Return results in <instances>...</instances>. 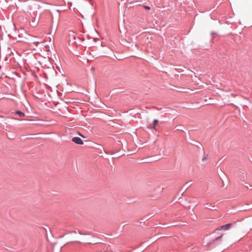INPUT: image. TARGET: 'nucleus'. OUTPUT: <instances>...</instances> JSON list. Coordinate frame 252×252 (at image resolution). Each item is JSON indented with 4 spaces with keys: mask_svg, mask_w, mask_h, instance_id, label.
I'll list each match as a JSON object with an SVG mask.
<instances>
[{
    "mask_svg": "<svg viewBox=\"0 0 252 252\" xmlns=\"http://www.w3.org/2000/svg\"><path fill=\"white\" fill-rule=\"evenodd\" d=\"M232 224L231 223H228L226 224H225L224 225H222L220 226V227L217 228L215 231H220V230H228L231 226Z\"/></svg>",
    "mask_w": 252,
    "mask_h": 252,
    "instance_id": "obj_1",
    "label": "nucleus"
},
{
    "mask_svg": "<svg viewBox=\"0 0 252 252\" xmlns=\"http://www.w3.org/2000/svg\"><path fill=\"white\" fill-rule=\"evenodd\" d=\"M72 140L73 142H74V143H75L76 144H80V145L83 144V141L81 140V139L80 138H79L78 137H75L73 138Z\"/></svg>",
    "mask_w": 252,
    "mask_h": 252,
    "instance_id": "obj_2",
    "label": "nucleus"
},
{
    "mask_svg": "<svg viewBox=\"0 0 252 252\" xmlns=\"http://www.w3.org/2000/svg\"><path fill=\"white\" fill-rule=\"evenodd\" d=\"M16 114L19 115L20 117H24L25 116L24 113L20 111H17Z\"/></svg>",
    "mask_w": 252,
    "mask_h": 252,
    "instance_id": "obj_3",
    "label": "nucleus"
},
{
    "mask_svg": "<svg viewBox=\"0 0 252 252\" xmlns=\"http://www.w3.org/2000/svg\"><path fill=\"white\" fill-rule=\"evenodd\" d=\"M158 123V120H156V119L154 120L153 128H154V129L156 128V126L157 125Z\"/></svg>",
    "mask_w": 252,
    "mask_h": 252,
    "instance_id": "obj_4",
    "label": "nucleus"
},
{
    "mask_svg": "<svg viewBox=\"0 0 252 252\" xmlns=\"http://www.w3.org/2000/svg\"><path fill=\"white\" fill-rule=\"evenodd\" d=\"M223 236V234H222L221 236H220V237H217L216 239H215V241H218V240H219Z\"/></svg>",
    "mask_w": 252,
    "mask_h": 252,
    "instance_id": "obj_5",
    "label": "nucleus"
},
{
    "mask_svg": "<svg viewBox=\"0 0 252 252\" xmlns=\"http://www.w3.org/2000/svg\"><path fill=\"white\" fill-rule=\"evenodd\" d=\"M223 236V234H222L221 236H220V237H217L216 239H215V241H218V240H219Z\"/></svg>",
    "mask_w": 252,
    "mask_h": 252,
    "instance_id": "obj_6",
    "label": "nucleus"
},
{
    "mask_svg": "<svg viewBox=\"0 0 252 252\" xmlns=\"http://www.w3.org/2000/svg\"><path fill=\"white\" fill-rule=\"evenodd\" d=\"M145 8L149 10L151 9V8L149 6H145Z\"/></svg>",
    "mask_w": 252,
    "mask_h": 252,
    "instance_id": "obj_7",
    "label": "nucleus"
},
{
    "mask_svg": "<svg viewBox=\"0 0 252 252\" xmlns=\"http://www.w3.org/2000/svg\"><path fill=\"white\" fill-rule=\"evenodd\" d=\"M79 135H80L81 136H82V137H84V136H83L82 134H79Z\"/></svg>",
    "mask_w": 252,
    "mask_h": 252,
    "instance_id": "obj_8",
    "label": "nucleus"
},
{
    "mask_svg": "<svg viewBox=\"0 0 252 252\" xmlns=\"http://www.w3.org/2000/svg\"><path fill=\"white\" fill-rule=\"evenodd\" d=\"M79 135H80L81 136H82V137H84V136H83L82 134H79Z\"/></svg>",
    "mask_w": 252,
    "mask_h": 252,
    "instance_id": "obj_9",
    "label": "nucleus"
},
{
    "mask_svg": "<svg viewBox=\"0 0 252 252\" xmlns=\"http://www.w3.org/2000/svg\"><path fill=\"white\" fill-rule=\"evenodd\" d=\"M38 43V42H34V43H35V44H37V43Z\"/></svg>",
    "mask_w": 252,
    "mask_h": 252,
    "instance_id": "obj_10",
    "label": "nucleus"
}]
</instances>
